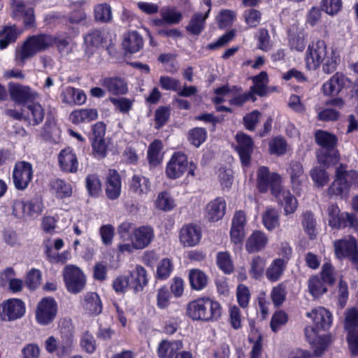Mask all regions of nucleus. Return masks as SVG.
Returning <instances> with one entry per match:
<instances>
[{
	"instance_id": "obj_27",
	"label": "nucleus",
	"mask_w": 358,
	"mask_h": 358,
	"mask_svg": "<svg viewBox=\"0 0 358 358\" xmlns=\"http://www.w3.org/2000/svg\"><path fill=\"white\" fill-rule=\"evenodd\" d=\"M329 224L335 229L346 227H356L358 225V220L353 215L342 213L329 218Z\"/></svg>"
},
{
	"instance_id": "obj_25",
	"label": "nucleus",
	"mask_w": 358,
	"mask_h": 358,
	"mask_svg": "<svg viewBox=\"0 0 358 358\" xmlns=\"http://www.w3.org/2000/svg\"><path fill=\"white\" fill-rule=\"evenodd\" d=\"M248 341L252 344L250 358H260L263 352L262 336L259 331L252 325H250Z\"/></svg>"
},
{
	"instance_id": "obj_38",
	"label": "nucleus",
	"mask_w": 358,
	"mask_h": 358,
	"mask_svg": "<svg viewBox=\"0 0 358 358\" xmlns=\"http://www.w3.org/2000/svg\"><path fill=\"white\" fill-rule=\"evenodd\" d=\"M21 31L15 26L6 27L0 31V49L6 48L10 43H14Z\"/></svg>"
},
{
	"instance_id": "obj_43",
	"label": "nucleus",
	"mask_w": 358,
	"mask_h": 358,
	"mask_svg": "<svg viewBox=\"0 0 358 358\" xmlns=\"http://www.w3.org/2000/svg\"><path fill=\"white\" fill-rule=\"evenodd\" d=\"M85 186L88 194L92 196H98L102 189L101 180L96 174H89L86 176Z\"/></svg>"
},
{
	"instance_id": "obj_61",
	"label": "nucleus",
	"mask_w": 358,
	"mask_h": 358,
	"mask_svg": "<svg viewBox=\"0 0 358 358\" xmlns=\"http://www.w3.org/2000/svg\"><path fill=\"white\" fill-rule=\"evenodd\" d=\"M171 294L166 287H160L157 292V306L160 309H164L169 305Z\"/></svg>"
},
{
	"instance_id": "obj_54",
	"label": "nucleus",
	"mask_w": 358,
	"mask_h": 358,
	"mask_svg": "<svg viewBox=\"0 0 358 358\" xmlns=\"http://www.w3.org/2000/svg\"><path fill=\"white\" fill-rule=\"evenodd\" d=\"M286 294V288L282 283L274 287L271 292V297L274 306H280L285 301Z\"/></svg>"
},
{
	"instance_id": "obj_64",
	"label": "nucleus",
	"mask_w": 358,
	"mask_h": 358,
	"mask_svg": "<svg viewBox=\"0 0 358 358\" xmlns=\"http://www.w3.org/2000/svg\"><path fill=\"white\" fill-rule=\"evenodd\" d=\"M109 100L122 113H128L133 104V101L124 97L110 98Z\"/></svg>"
},
{
	"instance_id": "obj_36",
	"label": "nucleus",
	"mask_w": 358,
	"mask_h": 358,
	"mask_svg": "<svg viewBox=\"0 0 358 358\" xmlns=\"http://www.w3.org/2000/svg\"><path fill=\"white\" fill-rule=\"evenodd\" d=\"M44 347L47 352L49 353H54L57 350V355L59 357H63L66 355H69L71 352V344H66V345H62L61 349L58 347V343L57 339L51 336H49L44 342Z\"/></svg>"
},
{
	"instance_id": "obj_39",
	"label": "nucleus",
	"mask_w": 358,
	"mask_h": 358,
	"mask_svg": "<svg viewBox=\"0 0 358 358\" xmlns=\"http://www.w3.org/2000/svg\"><path fill=\"white\" fill-rule=\"evenodd\" d=\"M262 222L268 230L275 229L280 224L278 210L274 208H268L262 215Z\"/></svg>"
},
{
	"instance_id": "obj_47",
	"label": "nucleus",
	"mask_w": 358,
	"mask_h": 358,
	"mask_svg": "<svg viewBox=\"0 0 358 358\" xmlns=\"http://www.w3.org/2000/svg\"><path fill=\"white\" fill-rule=\"evenodd\" d=\"M289 172L291 176L292 188L299 189L302 181L301 177L303 173L302 166L298 162L292 163Z\"/></svg>"
},
{
	"instance_id": "obj_45",
	"label": "nucleus",
	"mask_w": 358,
	"mask_h": 358,
	"mask_svg": "<svg viewBox=\"0 0 358 358\" xmlns=\"http://www.w3.org/2000/svg\"><path fill=\"white\" fill-rule=\"evenodd\" d=\"M216 262L218 267L225 273L230 274L234 271V264L230 255L227 252L217 254Z\"/></svg>"
},
{
	"instance_id": "obj_44",
	"label": "nucleus",
	"mask_w": 358,
	"mask_h": 358,
	"mask_svg": "<svg viewBox=\"0 0 358 358\" xmlns=\"http://www.w3.org/2000/svg\"><path fill=\"white\" fill-rule=\"evenodd\" d=\"M85 41L88 50L92 52L103 43V34L99 30L92 31L85 37Z\"/></svg>"
},
{
	"instance_id": "obj_35",
	"label": "nucleus",
	"mask_w": 358,
	"mask_h": 358,
	"mask_svg": "<svg viewBox=\"0 0 358 358\" xmlns=\"http://www.w3.org/2000/svg\"><path fill=\"white\" fill-rule=\"evenodd\" d=\"M253 86L250 87V92L259 96H264L266 93L268 78L266 71H261L259 74L252 78Z\"/></svg>"
},
{
	"instance_id": "obj_34",
	"label": "nucleus",
	"mask_w": 358,
	"mask_h": 358,
	"mask_svg": "<svg viewBox=\"0 0 358 358\" xmlns=\"http://www.w3.org/2000/svg\"><path fill=\"white\" fill-rule=\"evenodd\" d=\"M50 187L55 196L59 199L70 197L73 193L71 185L61 179L52 180Z\"/></svg>"
},
{
	"instance_id": "obj_63",
	"label": "nucleus",
	"mask_w": 358,
	"mask_h": 358,
	"mask_svg": "<svg viewBox=\"0 0 358 358\" xmlns=\"http://www.w3.org/2000/svg\"><path fill=\"white\" fill-rule=\"evenodd\" d=\"M161 87L166 90L178 92L181 88L180 82L169 76H161L159 79Z\"/></svg>"
},
{
	"instance_id": "obj_4",
	"label": "nucleus",
	"mask_w": 358,
	"mask_h": 358,
	"mask_svg": "<svg viewBox=\"0 0 358 358\" xmlns=\"http://www.w3.org/2000/svg\"><path fill=\"white\" fill-rule=\"evenodd\" d=\"M186 314L192 320L213 322L222 315L219 302L210 298H199L190 301L186 308Z\"/></svg>"
},
{
	"instance_id": "obj_56",
	"label": "nucleus",
	"mask_w": 358,
	"mask_h": 358,
	"mask_svg": "<svg viewBox=\"0 0 358 358\" xmlns=\"http://www.w3.org/2000/svg\"><path fill=\"white\" fill-rule=\"evenodd\" d=\"M269 149L272 155H282L285 154L287 143L282 138H275L269 142Z\"/></svg>"
},
{
	"instance_id": "obj_60",
	"label": "nucleus",
	"mask_w": 358,
	"mask_h": 358,
	"mask_svg": "<svg viewBox=\"0 0 358 358\" xmlns=\"http://www.w3.org/2000/svg\"><path fill=\"white\" fill-rule=\"evenodd\" d=\"M99 234L105 245H110L115 235V228L111 224H105L100 227Z\"/></svg>"
},
{
	"instance_id": "obj_11",
	"label": "nucleus",
	"mask_w": 358,
	"mask_h": 358,
	"mask_svg": "<svg viewBox=\"0 0 358 358\" xmlns=\"http://www.w3.org/2000/svg\"><path fill=\"white\" fill-rule=\"evenodd\" d=\"M26 312L24 303L19 299L12 298L4 301L0 306V317L5 321L15 320L24 316Z\"/></svg>"
},
{
	"instance_id": "obj_26",
	"label": "nucleus",
	"mask_w": 358,
	"mask_h": 358,
	"mask_svg": "<svg viewBox=\"0 0 358 358\" xmlns=\"http://www.w3.org/2000/svg\"><path fill=\"white\" fill-rule=\"evenodd\" d=\"M236 150L240 157H250L254 150L253 141L248 135L240 132L236 135Z\"/></svg>"
},
{
	"instance_id": "obj_5",
	"label": "nucleus",
	"mask_w": 358,
	"mask_h": 358,
	"mask_svg": "<svg viewBox=\"0 0 358 358\" xmlns=\"http://www.w3.org/2000/svg\"><path fill=\"white\" fill-rule=\"evenodd\" d=\"M55 42V37L50 34H40L30 36L20 48L16 49L15 59L24 64L27 59L33 57L38 52H43L52 46Z\"/></svg>"
},
{
	"instance_id": "obj_15",
	"label": "nucleus",
	"mask_w": 358,
	"mask_h": 358,
	"mask_svg": "<svg viewBox=\"0 0 358 358\" xmlns=\"http://www.w3.org/2000/svg\"><path fill=\"white\" fill-rule=\"evenodd\" d=\"M43 205L39 200L24 202L17 200L13 206V213L19 217L38 216L42 211Z\"/></svg>"
},
{
	"instance_id": "obj_50",
	"label": "nucleus",
	"mask_w": 358,
	"mask_h": 358,
	"mask_svg": "<svg viewBox=\"0 0 358 358\" xmlns=\"http://www.w3.org/2000/svg\"><path fill=\"white\" fill-rule=\"evenodd\" d=\"M319 276L327 285H333L336 282L334 268L329 262L323 264Z\"/></svg>"
},
{
	"instance_id": "obj_18",
	"label": "nucleus",
	"mask_w": 358,
	"mask_h": 358,
	"mask_svg": "<svg viewBox=\"0 0 358 358\" xmlns=\"http://www.w3.org/2000/svg\"><path fill=\"white\" fill-rule=\"evenodd\" d=\"M150 180L141 175H134L129 183V191L139 198H144L150 192Z\"/></svg>"
},
{
	"instance_id": "obj_51",
	"label": "nucleus",
	"mask_w": 358,
	"mask_h": 358,
	"mask_svg": "<svg viewBox=\"0 0 358 358\" xmlns=\"http://www.w3.org/2000/svg\"><path fill=\"white\" fill-rule=\"evenodd\" d=\"M161 15L164 22L170 24H178L182 17L181 12L174 8H169L161 11Z\"/></svg>"
},
{
	"instance_id": "obj_59",
	"label": "nucleus",
	"mask_w": 358,
	"mask_h": 358,
	"mask_svg": "<svg viewBox=\"0 0 358 358\" xmlns=\"http://www.w3.org/2000/svg\"><path fill=\"white\" fill-rule=\"evenodd\" d=\"M59 165L61 170L65 173H76L79 163L77 158H59Z\"/></svg>"
},
{
	"instance_id": "obj_19",
	"label": "nucleus",
	"mask_w": 358,
	"mask_h": 358,
	"mask_svg": "<svg viewBox=\"0 0 358 358\" xmlns=\"http://www.w3.org/2000/svg\"><path fill=\"white\" fill-rule=\"evenodd\" d=\"M122 182L115 170H109L106 179V194L110 199H117L121 193Z\"/></svg>"
},
{
	"instance_id": "obj_17",
	"label": "nucleus",
	"mask_w": 358,
	"mask_h": 358,
	"mask_svg": "<svg viewBox=\"0 0 358 358\" xmlns=\"http://www.w3.org/2000/svg\"><path fill=\"white\" fill-rule=\"evenodd\" d=\"M179 238L184 247H194L200 242L201 231L196 225H185L180 229Z\"/></svg>"
},
{
	"instance_id": "obj_62",
	"label": "nucleus",
	"mask_w": 358,
	"mask_h": 358,
	"mask_svg": "<svg viewBox=\"0 0 358 358\" xmlns=\"http://www.w3.org/2000/svg\"><path fill=\"white\" fill-rule=\"evenodd\" d=\"M40 354L39 346L34 343L26 344L21 350L22 358H39Z\"/></svg>"
},
{
	"instance_id": "obj_16",
	"label": "nucleus",
	"mask_w": 358,
	"mask_h": 358,
	"mask_svg": "<svg viewBox=\"0 0 358 358\" xmlns=\"http://www.w3.org/2000/svg\"><path fill=\"white\" fill-rule=\"evenodd\" d=\"M183 348L180 340L163 339L157 345L158 358H174L176 354Z\"/></svg>"
},
{
	"instance_id": "obj_37",
	"label": "nucleus",
	"mask_w": 358,
	"mask_h": 358,
	"mask_svg": "<svg viewBox=\"0 0 358 358\" xmlns=\"http://www.w3.org/2000/svg\"><path fill=\"white\" fill-rule=\"evenodd\" d=\"M190 285L195 290L203 289L208 284V277L199 269H192L189 272Z\"/></svg>"
},
{
	"instance_id": "obj_13",
	"label": "nucleus",
	"mask_w": 358,
	"mask_h": 358,
	"mask_svg": "<svg viewBox=\"0 0 358 358\" xmlns=\"http://www.w3.org/2000/svg\"><path fill=\"white\" fill-rule=\"evenodd\" d=\"M33 176V169L31 164L27 162H19L15 164L13 179L15 187L17 189H24L27 187Z\"/></svg>"
},
{
	"instance_id": "obj_40",
	"label": "nucleus",
	"mask_w": 358,
	"mask_h": 358,
	"mask_svg": "<svg viewBox=\"0 0 358 358\" xmlns=\"http://www.w3.org/2000/svg\"><path fill=\"white\" fill-rule=\"evenodd\" d=\"M210 8L207 10L204 15L201 13H196L192 17L189 24L187 27V29L193 34H199L204 27V22L208 16Z\"/></svg>"
},
{
	"instance_id": "obj_28",
	"label": "nucleus",
	"mask_w": 358,
	"mask_h": 358,
	"mask_svg": "<svg viewBox=\"0 0 358 358\" xmlns=\"http://www.w3.org/2000/svg\"><path fill=\"white\" fill-rule=\"evenodd\" d=\"M287 260L281 258L274 259L266 271L267 279L271 282L278 281L286 268Z\"/></svg>"
},
{
	"instance_id": "obj_8",
	"label": "nucleus",
	"mask_w": 358,
	"mask_h": 358,
	"mask_svg": "<svg viewBox=\"0 0 358 358\" xmlns=\"http://www.w3.org/2000/svg\"><path fill=\"white\" fill-rule=\"evenodd\" d=\"M352 179V182L358 183V174L357 172L351 171H347L343 164L336 167V179L328 189V192L331 195L344 196L348 190V180Z\"/></svg>"
},
{
	"instance_id": "obj_23",
	"label": "nucleus",
	"mask_w": 358,
	"mask_h": 358,
	"mask_svg": "<svg viewBox=\"0 0 358 358\" xmlns=\"http://www.w3.org/2000/svg\"><path fill=\"white\" fill-rule=\"evenodd\" d=\"M82 306L89 314L92 315H99L103 309L100 296L96 292L86 293L83 296Z\"/></svg>"
},
{
	"instance_id": "obj_33",
	"label": "nucleus",
	"mask_w": 358,
	"mask_h": 358,
	"mask_svg": "<svg viewBox=\"0 0 358 358\" xmlns=\"http://www.w3.org/2000/svg\"><path fill=\"white\" fill-rule=\"evenodd\" d=\"M327 285L319 275L310 277L308 281V289L314 299H318L327 292Z\"/></svg>"
},
{
	"instance_id": "obj_2",
	"label": "nucleus",
	"mask_w": 358,
	"mask_h": 358,
	"mask_svg": "<svg viewBox=\"0 0 358 358\" xmlns=\"http://www.w3.org/2000/svg\"><path fill=\"white\" fill-rule=\"evenodd\" d=\"M306 316L312 320L314 327H306L305 336L312 345L315 355L320 356L328 347L330 338L328 336H319L317 331L327 330L331 327L332 315L325 308L318 306L307 312Z\"/></svg>"
},
{
	"instance_id": "obj_24",
	"label": "nucleus",
	"mask_w": 358,
	"mask_h": 358,
	"mask_svg": "<svg viewBox=\"0 0 358 358\" xmlns=\"http://www.w3.org/2000/svg\"><path fill=\"white\" fill-rule=\"evenodd\" d=\"M130 277L131 279V285L136 292L142 291L149 282L148 273L145 268L141 265H136L135 268L130 271Z\"/></svg>"
},
{
	"instance_id": "obj_52",
	"label": "nucleus",
	"mask_w": 358,
	"mask_h": 358,
	"mask_svg": "<svg viewBox=\"0 0 358 358\" xmlns=\"http://www.w3.org/2000/svg\"><path fill=\"white\" fill-rule=\"evenodd\" d=\"M80 345L87 353H93L96 348V343L94 336L89 331L85 332L81 336Z\"/></svg>"
},
{
	"instance_id": "obj_21",
	"label": "nucleus",
	"mask_w": 358,
	"mask_h": 358,
	"mask_svg": "<svg viewBox=\"0 0 358 358\" xmlns=\"http://www.w3.org/2000/svg\"><path fill=\"white\" fill-rule=\"evenodd\" d=\"M101 85L113 95L125 94L127 91V84L124 79L119 77H107L101 80Z\"/></svg>"
},
{
	"instance_id": "obj_30",
	"label": "nucleus",
	"mask_w": 358,
	"mask_h": 358,
	"mask_svg": "<svg viewBox=\"0 0 358 358\" xmlns=\"http://www.w3.org/2000/svg\"><path fill=\"white\" fill-rule=\"evenodd\" d=\"M268 243L266 234L260 231H254L247 241L246 249L249 252H256L263 249Z\"/></svg>"
},
{
	"instance_id": "obj_53",
	"label": "nucleus",
	"mask_w": 358,
	"mask_h": 358,
	"mask_svg": "<svg viewBox=\"0 0 358 358\" xmlns=\"http://www.w3.org/2000/svg\"><path fill=\"white\" fill-rule=\"evenodd\" d=\"M206 138V131L201 127H195L189 131V141L196 147H199Z\"/></svg>"
},
{
	"instance_id": "obj_32",
	"label": "nucleus",
	"mask_w": 358,
	"mask_h": 358,
	"mask_svg": "<svg viewBox=\"0 0 358 358\" xmlns=\"http://www.w3.org/2000/svg\"><path fill=\"white\" fill-rule=\"evenodd\" d=\"M143 44V38L136 31L128 33L122 41L124 49L130 53L139 51L142 48Z\"/></svg>"
},
{
	"instance_id": "obj_9",
	"label": "nucleus",
	"mask_w": 358,
	"mask_h": 358,
	"mask_svg": "<svg viewBox=\"0 0 358 358\" xmlns=\"http://www.w3.org/2000/svg\"><path fill=\"white\" fill-rule=\"evenodd\" d=\"M57 313V303L52 297H44L38 303L36 320L41 325L51 323Z\"/></svg>"
},
{
	"instance_id": "obj_41",
	"label": "nucleus",
	"mask_w": 358,
	"mask_h": 358,
	"mask_svg": "<svg viewBox=\"0 0 358 358\" xmlns=\"http://www.w3.org/2000/svg\"><path fill=\"white\" fill-rule=\"evenodd\" d=\"M155 208L159 210L169 211L176 206L174 199L166 192H159L155 201Z\"/></svg>"
},
{
	"instance_id": "obj_6",
	"label": "nucleus",
	"mask_w": 358,
	"mask_h": 358,
	"mask_svg": "<svg viewBox=\"0 0 358 358\" xmlns=\"http://www.w3.org/2000/svg\"><path fill=\"white\" fill-rule=\"evenodd\" d=\"M154 238L155 233L151 227L141 226L131 231L130 242L120 243L117 245L118 252L131 254L134 250L144 249L152 242Z\"/></svg>"
},
{
	"instance_id": "obj_20",
	"label": "nucleus",
	"mask_w": 358,
	"mask_h": 358,
	"mask_svg": "<svg viewBox=\"0 0 358 358\" xmlns=\"http://www.w3.org/2000/svg\"><path fill=\"white\" fill-rule=\"evenodd\" d=\"M225 210V200L222 197H217L206 206V217L210 221L216 222L224 217Z\"/></svg>"
},
{
	"instance_id": "obj_1",
	"label": "nucleus",
	"mask_w": 358,
	"mask_h": 358,
	"mask_svg": "<svg viewBox=\"0 0 358 358\" xmlns=\"http://www.w3.org/2000/svg\"><path fill=\"white\" fill-rule=\"evenodd\" d=\"M257 188L262 193L271 190L279 206L283 208L284 215L289 216L295 213L299 203L296 197L282 185V177L277 173L270 172L268 169L261 166L257 171Z\"/></svg>"
},
{
	"instance_id": "obj_31",
	"label": "nucleus",
	"mask_w": 358,
	"mask_h": 358,
	"mask_svg": "<svg viewBox=\"0 0 358 358\" xmlns=\"http://www.w3.org/2000/svg\"><path fill=\"white\" fill-rule=\"evenodd\" d=\"M98 117V112L94 108H83L76 110L70 114V120L73 124L90 122Z\"/></svg>"
},
{
	"instance_id": "obj_3",
	"label": "nucleus",
	"mask_w": 358,
	"mask_h": 358,
	"mask_svg": "<svg viewBox=\"0 0 358 358\" xmlns=\"http://www.w3.org/2000/svg\"><path fill=\"white\" fill-rule=\"evenodd\" d=\"M339 61L336 50H327L323 40L318 39L309 44L306 56V66L309 70H315L322 65L325 73H331L336 69Z\"/></svg>"
},
{
	"instance_id": "obj_42",
	"label": "nucleus",
	"mask_w": 358,
	"mask_h": 358,
	"mask_svg": "<svg viewBox=\"0 0 358 358\" xmlns=\"http://www.w3.org/2000/svg\"><path fill=\"white\" fill-rule=\"evenodd\" d=\"M311 179L317 187H322L329 181L328 173L321 166H317L310 172Z\"/></svg>"
},
{
	"instance_id": "obj_10",
	"label": "nucleus",
	"mask_w": 358,
	"mask_h": 358,
	"mask_svg": "<svg viewBox=\"0 0 358 358\" xmlns=\"http://www.w3.org/2000/svg\"><path fill=\"white\" fill-rule=\"evenodd\" d=\"M196 164L192 161H188L187 158H171L166 168V173L168 178L176 179L181 177L185 173L194 176Z\"/></svg>"
},
{
	"instance_id": "obj_14",
	"label": "nucleus",
	"mask_w": 358,
	"mask_h": 358,
	"mask_svg": "<svg viewBox=\"0 0 358 358\" xmlns=\"http://www.w3.org/2000/svg\"><path fill=\"white\" fill-rule=\"evenodd\" d=\"M336 257L342 259L343 258H352L358 255V246L356 239L348 236L344 238L334 242Z\"/></svg>"
},
{
	"instance_id": "obj_12",
	"label": "nucleus",
	"mask_w": 358,
	"mask_h": 358,
	"mask_svg": "<svg viewBox=\"0 0 358 358\" xmlns=\"http://www.w3.org/2000/svg\"><path fill=\"white\" fill-rule=\"evenodd\" d=\"M358 327V310L353 308L345 312V328L350 332L348 336L349 348L354 355H358V331H352Z\"/></svg>"
},
{
	"instance_id": "obj_57",
	"label": "nucleus",
	"mask_w": 358,
	"mask_h": 358,
	"mask_svg": "<svg viewBox=\"0 0 358 358\" xmlns=\"http://www.w3.org/2000/svg\"><path fill=\"white\" fill-rule=\"evenodd\" d=\"M27 108L31 113L34 124H38L43 120L45 110L41 104L32 103L28 105Z\"/></svg>"
},
{
	"instance_id": "obj_46",
	"label": "nucleus",
	"mask_w": 358,
	"mask_h": 358,
	"mask_svg": "<svg viewBox=\"0 0 358 358\" xmlns=\"http://www.w3.org/2000/svg\"><path fill=\"white\" fill-rule=\"evenodd\" d=\"M94 17L101 22H108L112 20L110 6L106 3L98 4L94 7Z\"/></svg>"
},
{
	"instance_id": "obj_29",
	"label": "nucleus",
	"mask_w": 358,
	"mask_h": 358,
	"mask_svg": "<svg viewBox=\"0 0 358 358\" xmlns=\"http://www.w3.org/2000/svg\"><path fill=\"white\" fill-rule=\"evenodd\" d=\"M62 97L63 102L69 105H80L86 101V95L83 92L71 87L63 91Z\"/></svg>"
},
{
	"instance_id": "obj_48",
	"label": "nucleus",
	"mask_w": 358,
	"mask_h": 358,
	"mask_svg": "<svg viewBox=\"0 0 358 358\" xmlns=\"http://www.w3.org/2000/svg\"><path fill=\"white\" fill-rule=\"evenodd\" d=\"M173 270V264L169 258L162 259L157 267V277L159 279H166Z\"/></svg>"
},
{
	"instance_id": "obj_22",
	"label": "nucleus",
	"mask_w": 358,
	"mask_h": 358,
	"mask_svg": "<svg viewBox=\"0 0 358 358\" xmlns=\"http://www.w3.org/2000/svg\"><path fill=\"white\" fill-rule=\"evenodd\" d=\"M10 99L17 103H22L31 98V89L28 86L9 83L8 85Z\"/></svg>"
},
{
	"instance_id": "obj_55",
	"label": "nucleus",
	"mask_w": 358,
	"mask_h": 358,
	"mask_svg": "<svg viewBox=\"0 0 358 358\" xmlns=\"http://www.w3.org/2000/svg\"><path fill=\"white\" fill-rule=\"evenodd\" d=\"M265 265L266 262L263 258L260 257H255L251 262V266L250 270L251 276L255 279H258L262 277Z\"/></svg>"
},
{
	"instance_id": "obj_49",
	"label": "nucleus",
	"mask_w": 358,
	"mask_h": 358,
	"mask_svg": "<svg viewBox=\"0 0 358 358\" xmlns=\"http://www.w3.org/2000/svg\"><path fill=\"white\" fill-rule=\"evenodd\" d=\"M315 140L320 145L327 148H334L336 141L335 136L324 131L315 133Z\"/></svg>"
},
{
	"instance_id": "obj_7",
	"label": "nucleus",
	"mask_w": 358,
	"mask_h": 358,
	"mask_svg": "<svg viewBox=\"0 0 358 358\" xmlns=\"http://www.w3.org/2000/svg\"><path fill=\"white\" fill-rule=\"evenodd\" d=\"M62 275L65 287L69 292L76 294L84 289L86 285V276L77 266L66 265L62 271Z\"/></svg>"
},
{
	"instance_id": "obj_58",
	"label": "nucleus",
	"mask_w": 358,
	"mask_h": 358,
	"mask_svg": "<svg viewBox=\"0 0 358 358\" xmlns=\"http://www.w3.org/2000/svg\"><path fill=\"white\" fill-rule=\"evenodd\" d=\"M41 283V272L35 268L30 270L26 278V285L30 289H36Z\"/></svg>"
}]
</instances>
